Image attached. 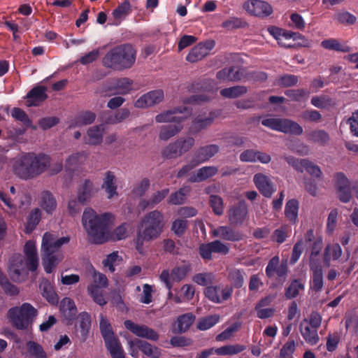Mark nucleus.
<instances>
[{"label":"nucleus","instance_id":"nucleus-1","mask_svg":"<svg viewBox=\"0 0 358 358\" xmlns=\"http://www.w3.org/2000/svg\"><path fill=\"white\" fill-rule=\"evenodd\" d=\"M82 222L90 241L95 244L121 241L129 235V225L126 223L110 231L114 224V216L110 213L97 215L92 208H89L84 210Z\"/></svg>","mask_w":358,"mask_h":358},{"label":"nucleus","instance_id":"nucleus-2","mask_svg":"<svg viewBox=\"0 0 358 358\" xmlns=\"http://www.w3.org/2000/svg\"><path fill=\"white\" fill-rule=\"evenodd\" d=\"M50 166V157L43 153L28 152L22 155L13 164L15 173L22 179L34 178Z\"/></svg>","mask_w":358,"mask_h":358},{"label":"nucleus","instance_id":"nucleus-3","mask_svg":"<svg viewBox=\"0 0 358 358\" xmlns=\"http://www.w3.org/2000/svg\"><path fill=\"white\" fill-rule=\"evenodd\" d=\"M69 236L58 238L50 232H45L43 234L41 250L43 265L46 273H52L62 261L64 256L60 248L63 245L69 243Z\"/></svg>","mask_w":358,"mask_h":358},{"label":"nucleus","instance_id":"nucleus-4","mask_svg":"<svg viewBox=\"0 0 358 358\" xmlns=\"http://www.w3.org/2000/svg\"><path fill=\"white\" fill-rule=\"evenodd\" d=\"M163 228L164 215L160 211L155 210L144 215L141 221L136 240V248L139 253L143 252L145 242L159 236Z\"/></svg>","mask_w":358,"mask_h":358},{"label":"nucleus","instance_id":"nucleus-5","mask_svg":"<svg viewBox=\"0 0 358 358\" xmlns=\"http://www.w3.org/2000/svg\"><path fill=\"white\" fill-rule=\"evenodd\" d=\"M136 51L129 44L114 48L103 58V64L113 69H128L135 63Z\"/></svg>","mask_w":358,"mask_h":358},{"label":"nucleus","instance_id":"nucleus-6","mask_svg":"<svg viewBox=\"0 0 358 358\" xmlns=\"http://www.w3.org/2000/svg\"><path fill=\"white\" fill-rule=\"evenodd\" d=\"M37 310L30 303H24L8 310L7 317L13 327L17 329H26L34 322Z\"/></svg>","mask_w":358,"mask_h":358},{"label":"nucleus","instance_id":"nucleus-7","mask_svg":"<svg viewBox=\"0 0 358 358\" xmlns=\"http://www.w3.org/2000/svg\"><path fill=\"white\" fill-rule=\"evenodd\" d=\"M195 145V139L189 136L180 137L165 146L161 152L166 159H173L182 157L189 152Z\"/></svg>","mask_w":358,"mask_h":358},{"label":"nucleus","instance_id":"nucleus-8","mask_svg":"<svg viewBox=\"0 0 358 358\" xmlns=\"http://www.w3.org/2000/svg\"><path fill=\"white\" fill-rule=\"evenodd\" d=\"M322 323V316L316 312L310 314L308 319L303 320L300 323V332L306 343L316 344L319 341L317 329Z\"/></svg>","mask_w":358,"mask_h":358},{"label":"nucleus","instance_id":"nucleus-9","mask_svg":"<svg viewBox=\"0 0 358 358\" xmlns=\"http://www.w3.org/2000/svg\"><path fill=\"white\" fill-rule=\"evenodd\" d=\"M132 84L133 82L127 78L113 79L103 85L102 88L97 90L96 93L102 96L125 95L131 90Z\"/></svg>","mask_w":358,"mask_h":358},{"label":"nucleus","instance_id":"nucleus-10","mask_svg":"<svg viewBox=\"0 0 358 358\" xmlns=\"http://www.w3.org/2000/svg\"><path fill=\"white\" fill-rule=\"evenodd\" d=\"M262 124L273 130L285 134L301 135L303 128L296 122L289 119L266 118L262 121Z\"/></svg>","mask_w":358,"mask_h":358},{"label":"nucleus","instance_id":"nucleus-11","mask_svg":"<svg viewBox=\"0 0 358 358\" xmlns=\"http://www.w3.org/2000/svg\"><path fill=\"white\" fill-rule=\"evenodd\" d=\"M322 243V241L321 238L318 239L315 242V245H318L319 248L315 249L314 248L310 255V270L313 271L312 288L316 291L321 290L323 287V274L322 266L320 264L318 260L315 259L317 257L320 252V248Z\"/></svg>","mask_w":358,"mask_h":358},{"label":"nucleus","instance_id":"nucleus-12","mask_svg":"<svg viewBox=\"0 0 358 358\" xmlns=\"http://www.w3.org/2000/svg\"><path fill=\"white\" fill-rule=\"evenodd\" d=\"M128 344L130 354L132 357L137 356L138 350H140L145 355L151 358H159L161 357V350L147 341L136 338L129 341Z\"/></svg>","mask_w":358,"mask_h":358},{"label":"nucleus","instance_id":"nucleus-13","mask_svg":"<svg viewBox=\"0 0 358 358\" xmlns=\"http://www.w3.org/2000/svg\"><path fill=\"white\" fill-rule=\"evenodd\" d=\"M98 192L99 187L96 186L94 181L87 178L79 184L76 196L82 204L87 205L91 202Z\"/></svg>","mask_w":358,"mask_h":358},{"label":"nucleus","instance_id":"nucleus-14","mask_svg":"<svg viewBox=\"0 0 358 358\" xmlns=\"http://www.w3.org/2000/svg\"><path fill=\"white\" fill-rule=\"evenodd\" d=\"M124 325L127 329L130 331L136 336L154 341H157L159 339V336L157 332L146 325L138 324L129 320H125L124 322Z\"/></svg>","mask_w":358,"mask_h":358},{"label":"nucleus","instance_id":"nucleus-15","mask_svg":"<svg viewBox=\"0 0 358 358\" xmlns=\"http://www.w3.org/2000/svg\"><path fill=\"white\" fill-rule=\"evenodd\" d=\"M213 40H208L199 43L194 46L186 57V59L191 63L197 62L206 57L215 46Z\"/></svg>","mask_w":358,"mask_h":358},{"label":"nucleus","instance_id":"nucleus-16","mask_svg":"<svg viewBox=\"0 0 358 358\" xmlns=\"http://www.w3.org/2000/svg\"><path fill=\"white\" fill-rule=\"evenodd\" d=\"M243 8L250 15L259 17L268 16L273 12L268 3L260 0L247 1L243 4Z\"/></svg>","mask_w":358,"mask_h":358},{"label":"nucleus","instance_id":"nucleus-17","mask_svg":"<svg viewBox=\"0 0 358 358\" xmlns=\"http://www.w3.org/2000/svg\"><path fill=\"white\" fill-rule=\"evenodd\" d=\"M335 187L340 201L344 203L350 201L351 199L350 183L343 173L336 174Z\"/></svg>","mask_w":358,"mask_h":358},{"label":"nucleus","instance_id":"nucleus-18","mask_svg":"<svg viewBox=\"0 0 358 358\" xmlns=\"http://www.w3.org/2000/svg\"><path fill=\"white\" fill-rule=\"evenodd\" d=\"M26 267L27 265L20 255H13L9 264V273L13 280L15 282L22 281L24 280L22 275H27Z\"/></svg>","mask_w":358,"mask_h":358},{"label":"nucleus","instance_id":"nucleus-19","mask_svg":"<svg viewBox=\"0 0 358 358\" xmlns=\"http://www.w3.org/2000/svg\"><path fill=\"white\" fill-rule=\"evenodd\" d=\"M287 162L298 171H306L314 178H320L322 176L320 167L306 159L295 160L290 159H287Z\"/></svg>","mask_w":358,"mask_h":358},{"label":"nucleus","instance_id":"nucleus-20","mask_svg":"<svg viewBox=\"0 0 358 358\" xmlns=\"http://www.w3.org/2000/svg\"><path fill=\"white\" fill-rule=\"evenodd\" d=\"M164 94L162 90H156L148 92L141 96L136 102V108H147L158 104L163 101Z\"/></svg>","mask_w":358,"mask_h":358},{"label":"nucleus","instance_id":"nucleus-21","mask_svg":"<svg viewBox=\"0 0 358 358\" xmlns=\"http://www.w3.org/2000/svg\"><path fill=\"white\" fill-rule=\"evenodd\" d=\"M27 269L34 271L38 266V257L36 246V242L28 241L25 243L23 250Z\"/></svg>","mask_w":358,"mask_h":358},{"label":"nucleus","instance_id":"nucleus-22","mask_svg":"<svg viewBox=\"0 0 358 358\" xmlns=\"http://www.w3.org/2000/svg\"><path fill=\"white\" fill-rule=\"evenodd\" d=\"M253 182L259 191L266 197H271L275 190L269 178L262 173L254 176Z\"/></svg>","mask_w":358,"mask_h":358},{"label":"nucleus","instance_id":"nucleus-23","mask_svg":"<svg viewBox=\"0 0 358 358\" xmlns=\"http://www.w3.org/2000/svg\"><path fill=\"white\" fill-rule=\"evenodd\" d=\"M268 33L278 41V43L286 48H293L294 45L288 43L287 41L292 38V31H287L277 27L268 28Z\"/></svg>","mask_w":358,"mask_h":358},{"label":"nucleus","instance_id":"nucleus-24","mask_svg":"<svg viewBox=\"0 0 358 358\" xmlns=\"http://www.w3.org/2000/svg\"><path fill=\"white\" fill-rule=\"evenodd\" d=\"M47 89L44 86H36L27 94V103L29 107L38 106L41 102L48 98L46 94Z\"/></svg>","mask_w":358,"mask_h":358},{"label":"nucleus","instance_id":"nucleus-25","mask_svg":"<svg viewBox=\"0 0 358 358\" xmlns=\"http://www.w3.org/2000/svg\"><path fill=\"white\" fill-rule=\"evenodd\" d=\"M235 62V65L230 66L228 72V78L231 80H241L245 78V70L241 67V60L238 55H231L227 58V62Z\"/></svg>","mask_w":358,"mask_h":358},{"label":"nucleus","instance_id":"nucleus-26","mask_svg":"<svg viewBox=\"0 0 358 358\" xmlns=\"http://www.w3.org/2000/svg\"><path fill=\"white\" fill-rule=\"evenodd\" d=\"M218 147L215 145H207L199 148L194 152L195 162L198 165L213 157L217 152Z\"/></svg>","mask_w":358,"mask_h":358},{"label":"nucleus","instance_id":"nucleus-27","mask_svg":"<svg viewBox=\"0 0 358 358\" xmlns=\"http://www.w3.org/2000/svg\"><path fill=\"white\" fill-rule=\"evenodd\" d=\"M287 272V263H280L279 257L275 256L273 257L268 262L266 268V273L268 277L273 276L275 273L279 277H282L286 275Z\"/></svg>","mask_w":358,"mask_h":358},{"label":"nucleus","instance_id":"nucleus-28","mask_svg":"<svg viewBox=\"0 0 358 358\" xmlns=\"http://www.w3.org/2000/svg\"><path fill=\"white\" fill-rule=\"evenodd\" d=\"M218 170L216 166H203L198 169L189 178L190 182H201L213 177L217 173Z\"/></svg>","mask_w":358,"mask_h":358},{"label":"nucleus","instance_id":"nucleus-29","mask_svg":"<svg viewBox=\"0 0 358 358\" xmlns=\"http://www.w3.org/2000/svg\"><path fill=\"white\" fill-rule=\"evenodd\" d=\"M40 206L48 214H52L57 208V201L52 194L43 191L39 196Z\"/></svg>","mask_w":358,"mask_h":358},{"label":"nucleus","instance_id":"nucleus-30","mask_svg":"<svg viewBox=\"0 0 358 358\" xmlns=\"http://www.w3.org/2000/svg\"><path fill=\"white\" fill-rule=\"evenodd\" d=\"M214 115L210 113L209 116L206 117H202L198 116L195 117L189 127V131L192 134H196L200 132L201 130L205 129L210 126L214 120Z\"/></svg>","mask_w":358,"mask_h":358},{"label":"nucleus","instance_id":"nucleus-31","mask_svg":"<svg viewBox=\"0 0 358 358\" xmlns=\"http://www.w3.org/2000/svg\"><path fill=\"white\" fill-rule=\"evenodd\" d=\"M115 176L111 171H107L105 173L103 182L101 185L102 189L107 193V197L109 199L117 196V185H115Z\"/></svg>","mask_w":358,"mask_h":358},{"label":"nucleus","instance_id":"nucleus-32","mask_svg":"<svg viewBox=\"0 0 358 358\" xmlns=\"http://www.w3.org/2000/svg\"><path fill=\"white\" fill-rule=\"evenodd\" d=\"M182 129L179 124H169L162 125L159 129L158 137L161 141H167L178 135Z\"/></svg>","mask_w":358,"mask_h":358},{"label":"nucleus","instance_id":"nucleus-33","mask_svg":"<svg viewBox=\"0 0 358 358\" xmlns=\"http://www.w3.org/2000/svg\"><path fill=\"white\" fill-rule=\"evenodd\" d=\"M343 251L339 244H328L324 252V263L329 266L331 261L338 260L342 255Z\"/></svg>","mask_w":358,"mask_h":358},{"label":"nucleus","instance_id":"nucleus-34","mask_svg":"<svg viewBox=\"0 0 358 358\" xmlns=\"http://www.w3.org/2000/svg\"><path fill=\"white\" fill-rule=\"evenodd\" d=\"M195 320L192 313H186L179 316L174 326V332L182 334L187 331Z\"/></svg>","mask_w":358,"mask_h":358},{"label":"nucleus","instance_id":"nucleus-35","mask_svg":"<svg viewBox=\"0 0 358 358\" xmlns=\"http://www.w3.org/2000/svg\"><path fill=\"white\" fill-rule=\"evenodd\" d=\"M248 215V207L243 202L234 207L229 211V220L234 224L243 222Z\"/></svg>","mask_w":358,"mask_h":358},{"label":"nucleus","instance_id":"nucleus-36","mask_svg":"<svg viewBox=\"0 0 358 358\" xmlns=\"http://www.w3.org/2000/svg\"><path fill=\"white\" fill-rule=\"evenodd\" d=\"M99 327L106 344L113 340L118 339L115 336L110 322L103 315H101L100 316Z\"/></svg>","mask_w":358,"mask_h":358},{"label":"nucleus","instance_id":"nucleus-37","mask_svg":"<svg viewBox=\"0 0 358 358\" xmlns=\"http://www.w3.org/2000/svg\"><path fill=\"white\" fill-rule=\"evenodd\" d=\"M103 133L104 127L103 125H96L90 127L87 130V143L90 145H99L102 142Z\"/></svg>","mask_w":358,"mask_h":358},{"label":"nucleus","instance_id":"nucleus-38","mask_svg":"<svg viewBox=\"0 0 358 358\" xmlns=\"http://www.w3.org/2000/svg\"><path fill=\"white\" fill-rule=\"evenodd\" d=\"M39 289L41 294L49 302L52 303H57L58 299L50 282L47 280H43L39 284Z\"/></svg>","mask_w":358,"mask_h":358},{"label":"nucleus","instance_id":"nucleus-39","mask_svg":"<svg viewBox=\"0 0 358 358\" xmlns=\"http://www.w3.org/2000/svg\"><path fill=\"white\" fill-rule=\"evenodd\" d=\"M61 312L64 317L71 319L74 317L77 313L76 307L74 301L70 298H64L59 305Z\"/></svg>","mask_w":358,"mask_h":358},{"label":"nucleus","instance_id":"nucleus-40","mask_svg":"<svg viewBox=\"0 0 358 358\" xmlns=\"http://www.w3.org/2000/svg\"><path fill=\"white\" fill-rule=\"evenodd\" d=\"M91 327V317L87 313H82L80 316L79 333L83 342L85 341Z\"/></svg>","mask_w":358,"mask_h":358},{"label":"nucleus","instance_id":"nucleus-41","mask_svg":"<svg viewBox=\"0 0 358 358\" xmlns=\"http://www.w3.org/2000/svg\"><path fill=\"white\" fill-rule=\"evenodd\" d=\"M299 202L295 199L288 201L285 205V214L286 217L294 223L298 219Z\"/></svg>","mask_w":358,"mask_h":358},{"label":"nucleus","instance_id":"nucleus-42","mask_svg":"<svg viewBox=\"0 0 358 358\" xmlns=\"http://www.w3.org/2000/svg\"><path fill=\"white\" fill-rule=\"evenodd\" d=\"M41 218V210L38 208L32 210L27 217V224L25 227L26 233H30L31 231H32L36 228L37 224L39 223Z\"/></svg>","mask_w":358,"mask_h":358},{"label":"nucleus","instance_id":"nucleus-43","mask_svg":"<svg viewBox=\"0 0 358 358\" xmlns=\"http://www.w3.org/2000/svg\"><path fill=\"white\" fill-rule=\"evenodd\" d=\"M11 116L16 120L22 122L24 126L31 127L34 130L36 129V126L32 124V122L27 114L21 108H13L11 110Z\"/></svg>","mask_w":358,"mask_h":358},{"label":"nucleus","instance_id":"nucleus-44","mask_svg":"<svg viewBox=\"0 0 358 358\" xmlns=\"http://www.w3.org/2000/svg\"><path fill=\"white\" fill-rule=\"evenodd\" d=\"M189 187H181L178 191L171 194L168 202L172 205H180L185 202L187 194L189 192Z\"/></svg>","mask_w":358,"mask_h":358},{"label":"nucleus","instance_id":"nucleus-45","mask_svg":"<svg viewBox=\"0 0 358 358\" xmlns=\"http://www.w3.org/2000/svg\"><path fill=\"white\" fill-rule=\"evenodd\" d=\"M86 157L83 152H76L69 155L66 159L65 167L68 170H73L84 162Z\"/></svg>","mask_w":358,"mask_h":358},{"label":"nucleus","instance_id":"nucleus-46","mask_svg":"<svg viewBox=\"0 0 358 358\" xmlns=\"http://www.w3.org/2000/svg\"><path fill=\"white\" fill-rule=\"evenodd\" d=\"M307 139L314 143L325 145L329 141V135L323 130H315L307 135Z\"/></svg>","mask_w":358,"mask_h":358},{"label":"nucleus","instance_id":"nucleus-47","mask_svg":"<svg viewBox=\"0 0 358 358\" xmlns=\"http://www.w3.org/2000/svg\"><path fill=\"white\" fill-rule=\"evenodd\" d=\"M106 345L113 358H125L124 350L119 339L110 341Z\"/></svg>","mask_w":358,"mask_h":358},{"label":"nucleus","instance_id":"nucleus-48","mask_svg":"<svg viewBox=\"0 0 358 358\" xmlns=\"http://www.w3.org/2000/svg\"><path fill=\"white\" fill-rule=\"evenodd\" d=\"M130 8V3L129 1L126 0L120 4L117 8L113 10V15L115 18L116 24H119L120 20L129 13Z\"/></svg>","mask_w":358,"mask_h":358},{"label":"nucleus","instance_id":"nucleus-49","mask_svg":"<svg viewBox=\"0 0 358 358\" xmlns=\"http://www.w3.org/2000/svg\"><path fill=\"white\" fill-rule=\"evenodd\" d=\"M219 320L220 317L217 315H209L200 318L198 320L196 327L201 331L207 330L215 325Z\"/></svg>","mask_w":358,"mask_h":358},{"label":"nucleus","instance_id":"nucleus-50","mask_svg":"<svg viewBox=\"0 0 358 358\" xmlns=\"http://www.w3.org/2000/svg\"><path fill=\"white\" fill-rule=\"evenodd\" d=\"M155 119L157 123H167V122L180 123L182 122V118L174 115L171 109L164 111V112L157 115L155 116Z\"/></svg>","mask_w":358,"mask_h":358},{"label":"nucleus","instance_id":"nucleus-51","mask_svg":"<svg viewBox=\"0 0 358 358\" xmlns=\"http://www.w3.org/2000/svg\"><path fill=\"white\" fill-rule=\"evenodd\" d=\"M303 288L304 286L303 283L299 280H295L292 281V283L287 288L285 291V296L287 299L295 298L299 294L300 292L303 290Z\"/></svg>","mask_w":358,"mask_h":358},{"label":"nucleus","instance_id":"nucleus-52","mask_svg":"<svg viewBox=\"0 0 358 358\" xmlns=\"http://www.w3.org/2000/svg\"><path fill=\"white\" fill-rule=\"evenodd\" d=\"M89 273L92 275L94 285L99 287H106L108 285V281L106 276L99 272H97L94 268L89 270Z\"/></svg>","mask_w":358,"mask_h":358},{"label":"nucleus","instance_id":"nucleus-53","mask_svg":"<svg viewBox=\"0 0 358 358\" xmlns=\"http://www.w3.org/2000/svg\"><path fill=\"white\" fill-rule=\"evenodd\" d=\"M87 292L93 298V300L100 306H104L106 304V301L105 300L102 292L96 285H90L87 287Z\"/></svg>","mask_w":358,"mask_h":358},{"label":"nucleus","instance_id":"nucleus-54","mask_svg":"<svg viewBox=\"0 0 358 358\" xmlns=\"http://www.w3.org/2000/svg\"><path fill=\"white\" fill-rule=\"evenodd\" d=\"M205 294L212 301L220 303V296H224V290L215 286H210L206 289Z\"/></svg>","mask_w":358,"mask_h":358},{"label":"nucleus","instance_id":"nucleus-55","mask_svg":"<svg viewBox=\"0 0 358 358\" xmlns=\"http://www.w3.org/2000/svg\"><path fill=\"white\" fill-rule=\"evenodd\" d=\"M28 350L34 358H47V355L41 345L34 341L27 343Z\"/></svg>","mask_w":358,"mask_h":358},{"label":"nucleus","instance_id":"nucleus-56","mask_svg":"<svg viewBox=\"0 0 358 358\" xmlns=\"http://www.w3.org/2000/svg\"><path fill=\"white\" fill-rule=\"evenodd\" d=\"M296 349V343L294 340L288 341L282 347L280 352V358H292Z\"/></svg>","mask_w":358,"mask_h":358},{"label":"nucleus","instance_id":"nucleus-57","mask_svg":"<svg viewBox=\"0 0 358 358\" xmlns=\"http://www.w3.org/2000/svg\"><path fill=\"white\" fill-rule=\"evenodd\" d=\"M211 99V96L210 94H195L192 95L189 97L185 98L183 99L182 102L185 104H199L203 102H207L210 101Z\"/></svg>","mask_w":358,"mask_h":358},{"label":"nucleus","instance_id":"nucleus-58","mask_svg":"<svg viewBox=\"0 0 358 358\" xmlns=\"http://www.w3.org/2000/svg\"><path fill=\"white\" fill-rule=\"evenodd\" d=\"M96 119V114L91 111H85L81 113L76 120V125L83 126L90 124Z\"/></svg>","mask_w":358,"mask_h":358},{"label":"nucleus","instance_id":"nucleus-59","mask_svg":"<svg viewBox=\"0 0 358 358\" xmlns=\"http://www.w3.org/2000/svg\"><path fill=\"white\" fill-rule=\"evenodd\" d=\"M338 212L337 209H333L328 215L327 220V232L332 234L336 227Z\"/></svg>","mask_w":358,"mask_h":358},{"label":"nucleus","instance_id":"nucleus-60","mask_svg":"<svg viewBox=\"0 0 358 358\" xmlns=\"http://www.w3.org/2000/svg\"><path fill=\"white\" fill-rule=\"evenodd\" d=\"M345 327L353 332L358 331V315L350 312L345 315Z\"/></svg>","mask_w":358,"mask_h":358},{"label":"nucleus","instance_id":"nucleus-61","mask_svg":"<svg viewBox=\"0 0 358 358\" xmlns=\"http://www.w3.org/2000/svg\"><path fill=\"white\" fill-rule=\"evenodd\" d=\"M59 122V118L55 116L43 117L38 121V126L43 130H48L57 125Z\"/></svg>","mask_w":358,"mask_h":358},{"label":"nucleus","instance_id":"nucleus-62","mask_svg":"<svg viewBox=\"0 0 358 358\" xmlns=\"http://www.w3.org/2000/svg\"><path fill=\"white\" fill-rule=\"evenodd\" d=\"M335 19L345 24H353L356 22V17L347 11L338 12L335 15Z\"/></svg>","mask_w":358,"mask_h":358},{"label":"nucleus","instance_id":"nucleus-63","mask_svg":"<svg viewBox=\"0 0 358 358\" xmlns=\"http://www.w3.org/2000/svg\"><path fill=\"white\" fill-rule=\"evenodd\" d=\"M189 268L187 266H178L172 269L171 271V278L172 281H180L184 279L187 273L189 272Z\"/></svg>","mask_w":358,"mask_h":358},{"label":"nucleus","instance_id":"nucleus-64","mask_svg":"<svg viewBox=\"0 0 358 358\" xmlns=\"http://www.w3.org/2000/svg\"><path fill=\"white\" fill-rule=\"evenodd\" d=\"M187 221L182 219H177L173 221L171 230L175 234L180 236H182L187 228Z\"/></svg>","mask_w":358,"mask_h":358}]
</instances>
